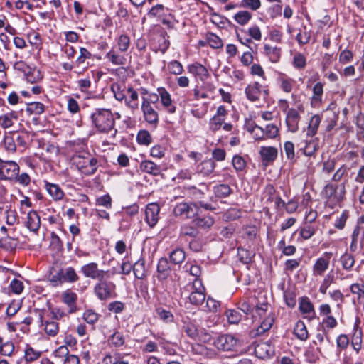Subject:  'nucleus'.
<instances>
[{
    "mask_svg": "<svg viewBox=\"0 0 364 364\" xmlns=\"http://www.w3.org/2000/svg\"><path fill=\"white\" fill-rule=\"evenodd\" d=\"M58 323L55 321H46L45 331L46 333L51 336H55L58 333Z\"/></svg>",
    "mask_w": 364,
    "mask_h": 364,
    "instance_id": "0e129e2a",
    "label": "nucleus"
},
{
    "mask_svg": "<svg viewBox=\"0 0 364 364\" xmlns=\"http://www.w3.org/2000/svg\"><path fill=\"white\" fill-rule=\"evenodd\" d=\"M215 168V163L213 159H207L203 161L198 166V171L204 176H209L212 173Z\"/></svg>",
    "mask_w": 364,
    "mask_h": 364,
    "instance_id": "7c9ffc66",
    "label": "nucleus"
},
{
    "mask_svg": "<svg viewBox=\"0 0 364 364\" xmlns=\"http://www.w3.org/2000/svg\"><path fill=\"white\" fill-rule=\"evenodd\" d=\"M304 146H301L299 151H302V153L307 156H313L316 151L318 150V142L311 139L309 141H304Z\"/></svg>",
    "mask_w": 364,
    "mask_h": 364,
    "instance_id": "2f4dec72",
    "label": "nucleus"
},
{
    "mask_svg": "<svg viewBox=\"0 0 364 364\" xmlns=\"http://www.w3.org/2000/svg\"><path fill=\"white\" fill-rule=\"evenodd\" d=\"M140 170L152 176H158L161 171V166L150 160H144L139 164Z\"/></svg>",
    "mask_w": 364,
    "mask_h": 364,
    "instance_id": "b1692460",
    "label": "nucleus"
},
{
    "mask_svg": "<svg viewBox=\"0 0 364 364\" xmlns=\"http://www.w3.org/2000/svg\"><path fill=\"white\" fill-rule=\"evenodd\" d=\"M180 237H190L195 238L198 235L196 226L189 224H184L180 228Z\"/></svg>",
    "mask_w": 364,
    "mask_h": 364,
    "instance_id": "4c0bfd02",
    "label": "nucleus"
},
{
    "mask_svg": "<svg viewBox=\"0 0 364 364\" xmlns=\"http://www.w3.org/2000/svg\"><path fill=\"white\" fill-rule=\"evenodd\" d=\"M188 193L196 200L193 203L195 208H202L205 210L215 211L218 206L214 205L208 199L205 198V195L210 192L209 186L205 183H201L198 187L188 186L186 188Z\"/></svg>",
    "mask_w": 364,
    "mask_h": 364,
    "instance_id": "f03ea898",
    "label": "nucleus"
},
{
    "mask_svg": "<svg viewBox=\"0 0 364 364\" xmlns=\"http://www.w3.org/2000/svg\"><path fill=\"white\" fill-rule=\"evenodd\" d=\"M225 315L228 322L231 324H237L241 320V314L239 311L234 309L226 311Z\"/></svg>",
    "mask_w": 364,
    "mask_h": 364,
    "instance_id": "bf43d9fd",
    "label": "nucleus"
},
{
    "mask_svg": "<svg viewBox=\"0 0 364 364\" xmlns=\"http://www.w3.org/2000/svg\"><path fill=\"white\" fill-rule=\"evenodd\" d=\"M170 73L173 75H180L183 71V65L178 60H172L167 65Z\"/></svg>",
    "mask_w": 364,
    "mask_h": 364,
    "instance_id": "052dcab7",
    "label": "nucleus"
},
{
    "mask_svg": "<svg viewBox=\"0 0 364 364\" xmlns=\"http://www.w3.org/2000/svg\"><path fill=\"white\" fill-rule=\"evenodd\" d=\"M63 301L69 307L68 314H72L76 311V301L77 296L75 292L71 291H66L63 293Z\"/></svg>",
    "mask_w": 364,
    "mask_h": 364,
    "instance_id": "a878e982",
    "label": "nucleus"
},
{
    "mask_svg": "<svg viewBox=\"0 0 364 364\" xmlns=\"http://www.w3.org/2000/svg\"><path fill=\"white\" fill-rule=\"evenodd\" d=\"M159 211L160 207L156 203H149L146 205L145 210L146 221L151 228L154 227L157 223Z\"/></svg>",
    "mask_w": 364,
    "mask_h": 364,
    "instance_id": "f8f14e48",
    "label": "nucleus"
},
{
    "mask_svg": "<svg viewBox=\"0 0 364 364\" xmlns=\"http://www.w3.org/2000/svg\"><path fill=\"white\" fill-rule=\"evenodd\" d=\"M263 53L272 63H276L280 60L282 49L276 46H272L269 44H264Z\"/></svg>",
    "mask_w": 364,
    "mask_h": 364,
    "instance_id": "5701e85b",
    "label": "nucleus"
},
{
    "mask_svg": "<svg viewBox=\"0 0 364 364\" xmlns=\"http://www.w3.org/2000/svg\"><path fill=\"white\" fill-rule=\"evenodd\" d=\"M193 223L195 226L208 229L213 226L214 224V219L210 215H205L203 218H196L193 220Z\"/></svg>",
    "mask_w": 364,
    "mask_h": 364,
    "instance_id": "e433bc0d",
    "label": "nucleus"
},
{
    "mask_svg": "<svg viewBox=\"0 0 364 364\" xmlns=\"http://www.w3.org/2000/svg\"><path fill=\"white\" fill-rule=\"evenodd\" d=\"M329 266L328 259L319 257L317 259L313 266V275L322 276L328 269Z\"/></svg>",
    "mask_w": 364,
    "mask_h": 364,
    "instance_id": "bb28decb",
    "label": "nucleus"
},
{
    "mask_svg": "<svg viewBox=\"0 0 364 364\" xmlns=\"http://www.w3.org/2000/svg\"><path fill=\"white\" fill-rule=\"evenodd\" d=\"M321 122V117L318 114L314 115L309 123L307 129H306V136H314L318 132V129Z\"/></svg>",
    "mask_w": 364,
    "mask_h": 364,
    "instance_id": "c756f323",
    "label": "nucleus"
},
{
    "mask_svg": "<svg viewBox=\"0 0 364 364\" xmlns=\"http://www.w3.org/2000/svg\"><path fill=\"white\" fill-rule=\"evenodd\" d=\"M279 81L280 83V87L284 92L287 93L291 92L295 84V80L294 79L288 77L285 75H282L279 77Z\"/></svg>",
    "mask_w": 364,
    "mask_h": 364,
    "instance_id": "a18cd8bd",
    "label": "nucleus"
},
{
    "mask_svg": "<svg viewBox=\"0 0 364 364\" xmlns=\"http://www.w3.org/2000/svg\"><path fill=\"white\" fill-rule=\"evenodd\" d=\"M197 284L200 285V287L196 288L189 295L190 302L196 306L200 305L205 299L204 287L202 286L200 281L196 279L193 283V287H196Z\"/></svg>",
    "mask_w": 364,
    "mask_h": 364,
    "instance_id": "4468645a",
    "label": "nucleus"
},
{
    "mask_svg": "<svg viewBox=\"0 0 364 364\" xmlns=\"http://www.w3.org/2000/svg\"><path fill=\"white\" fill-rule=\"evenodd\" d=\"M255 353L260 359H265L273 355L274 350L270 343H257Z\"/></svg>",
    "mask_w": 364,
    "mask_h": 364,
    "instance_id": "6ab92c4d",
    "label": "nucleus"
},
{
    "mask_svg": "<svg viewBox=\"0 0 364 364\" xmlns=\"http://www.w3.org/2000/svg\"><path fill=\"white\" fill-rule=\"evenodd\" d=\"M259 154L262 164L265 166L272 163L277 157V149L273 146H262Z\"/></svg>",
    "mask_w": 364,
    "mask_h": 364,
    "instance_id": "dca6fc26",
    "label": "nucleus"
},
{
    "mask_svg": "<svg viewBox=\"0 0 364 364\" xmlns=\"http://www.w3.org/2000/svg\"><path fill=\"white\" fill-rule=\"evenodd\" d=\"M232 164L234 167V168L236 170V171H242L245 166H246V162L244 160V159L238 155H235L233 156L232 160Z\"/></svg>",
    "mask_w": 364,
    "mask_h": 364,
    "instance_id": "69168bd1",
    "label": "nucleus"
},
{
    "mask_svg": "<svg viewBox=\"0 0 364 364\" xmlns=\"http://www.w3.org/2000/svg\"><path fill=\"white\" fill-rule=\"evenodd\" d=\"M255 129H258L262 134L261 136H258L257 139H262L263 135H265L268 138H274L277 136L279 132L277 127L272 124H267L265 129H262L261 127L255 125V128L252 129L251 132H253Z\"/></svg>",
    "mask_w": 364,
    "mask_h": 364,
    "instance_id": "cd10ccee",
    "label": "nucleus"
},
{
    "mask_svg": "<svg viewBox=\"0 0 364 364\" xmlns=\"http://www.w3.org/2000/svg\"><path fill=\"white\" fill-rule=\"evenodd\" d=\"M80 272L85 277L95 280L105 277L108 273V271L99 269L98 264L94 262L82 265Z\"/></svg>",
    "mask_w": 364,
    "mask_h": 364,
    "instance_id": "423d86ee",
    "label": "nucleus"
},
{
    "mask_svg": "<svg viewBox=\"0 0 364 364\" xmlns=\"http://www.w3.org/2000/svg\"><path fill=\"white\" fill-rule=\"evenodd\" d=\"M294 333L301 341H305L308 338V331L303 321H298L294 328Z\"/></svg>",
    "mask_w": 364,
    "mask_h": 364,
    "instance_id": "a19ab883",
    "label": "nucleus"
},
{
    "mask_svg": "<svg viewBox=\"0 0 364 364\" xmlns=\"http://www.w3.org/2000/svg\"><path fill=\"white\" fill-rule=\"evenodd\" d=\"M19 173V166L14 161L1 163V181H13Z\"/></svg>",
    "mask_w": 364,
    "mask_h": 364,
    "instance_id": "0eeeda50",
    "label": "nucleus"
},
{
    "mask_svg": "<svg viewBox=\"0 0 364 364\" xmlns=\"http://www.w3.org/2000/svg\"><path fill=\"white\" fill-rule=\"evenodd\" d=\"M170 271V267L168 259L166 257H161L158 262L157 272L159 279H165Z\"/></svg>",
    "mask_w": 364,
    "mask_h": 364,
    "instance_id": "473e14b6",
    "label": "nucleus"
},
{
    "mask_svg": "<svg viewBox=\"0 0 364 364\" xmlns=\"http://www.w3.org/2000/svg\"><path fill=\"white\" fill-rule=\"evenodd\" d=\"M4 146L10 152H15L16 150V139L14 136L8 135L4 139Z\"/></svg>",
    "mask_w": 364,
    "mask_h": 364,
    "instance_id": "e2e57ef3",
    "label": "nucleus"
},
{
    "mask_svg": "<svg viewBox=\"0 0 364 364\" xmlns=\"http://www.w3.org/2000/svg\"><path fill=\"white\" fill-rule=\"evenodd\" d=\"M92 126L100 133H109L114 129L115 120L110 109L98 108L91 114Z\"/></svg>",
    "mask_w": 364,
    "mask_h": 364,
    "instance_id": "f257e3e1",
    "label": "nucleus"
},
{
    "mask_svg": "<svg viewBox=\"0 0 364 364\" xmlns=\"http://www.w3.org/2000/svg\"><path fill=\"white\" fill-rule=\"evenodd\" d=\"M80 279V276L73 267L60 269L55 274H51L49 280L53 286L63 283H75Z\"/></svg>",
    "mask_w": 364,
    "mask_h": 364,
    "instance_id": "39448f33",
    "label": "nucleus"
},
{
    "mask_svg": "<svg viewBox=\"0 0 364 364\" xmlns=\"http://www.w3.org/2000/svg\"><path fill=\"white\" fill-rule=\"evenodd\" d=\"M117 45L122 52H126L130 45L129 37L127 35H121L118 39Z\"/></svg>",
    "mask_w": 364,
    "mask_h": 364,
    "instance_id": "774afa93",
    "label": "nucleus"
},
{
    "mask_svg": "<svg viewBox=\"0 0 364 364\" xmlns=\"http://www.w3.org/2000/svg\"><path fill=\"white\" fill-rule=\"evenodd\" d=\"M187 70L188 73L198 77L202 81L207 79L209 76L207 68L199 63H194L188 65Z\"/></svg>",
    "mask_w": 364,
    "mask_h": 364,
    "instance_id": "aec40b11",
    "label": "nucleus"
},
{
    "mask_svg": "<svg viewBox=\"0 0 364 364\" xmlns=\"http://www.w3.org/2000/svg\"><path fill=\"white\" fill-rule=\"evenodd\" d=\"M273 322L274 318L272 317H267L256 330L250 333L251 336L253 337L262 334L272 327Z\"/></svg>",
    "mask_w": 364,
    "mask_h": 364,
    "instance_id": "79ce46f5",
    "label": "nucleus"
},
{
    "mask_svg": "<svg viewBox=\"0 0 364 364\" xmlns=\"http://www.w3.org/2000/svg\"><path fill=\"white\" fill-rule=\"evenodd\" d=\"M134 274L137 279H144L147 274L145 268V262L144 259H139L132 267Z\"/></svg>",
    "mask_w": 364,
    "mask_h": 364,
    "instance_id": "c9c22d12",
    "label": "nucleus"
},
{
    "mask_svg": "<svg viewBox=\"0 0 364 364\" xmlns=\"http://www.w3.org/2000/svg\"><path fill=\"white\" fill-rule=\"evenodd\" d=\"M105 58L114 65H124L127 62L126 58L124 55L119 54L117 51L114 49L110 50L106 54Z\"/></svg>",
    "mask_w": 364,
    "mask_h": 364,
    "instance_id": "c85d7f7f",
    "label": "nucleus"
},
{
    "mask_svg": "<svg viewBox=\"0 0 364 364\" xmlns=\"http://www.w3.org/2000/svg\"><path fill=\"white\" fill-rule=\"evenodd\" d=\"M245 92L249 100L252 102L259 100L262 94V85L259 82H255L247 86Z\"/></svg>",
    "mask_w": 364,
    "mask_h": 364,
    "instance_id": "412c9836",
    "label": "nucleus"
},
{
    "mask_svg": "<svg viewBox=\"0 0 364 364\" xmlns=\"http://www.w3.org/2000/svg\"><path fill=\"white\" fill-rule=\"evenodd\" d=\"M206 39L209 46L213 48L218 49L222 48L223 46V41L220 38L213 33H208Z\"/></svg>",
    "mask_w": 364,
    "mask_h": 364,
    "instance_id": "8fccbe9b",
    "label": "nucleus"
},
{
    "mask_svg": "<svg viewBox=\"0 0 364 364\" xmlns=\"http://www.w3.org/2000/svg\"><path fill=\"white\" fill-rule=\"evenodd\" d=\"M96 204L100 206H103L107 209L112 208V200L109 194L104 195L97 198Z\"/></svg>",
    "mask_w": 364,
    "mask_h": 364,
    "instance_id": "338daca9",
    "label": "nucleus"
},
{
    "mask_svg": "<svg viewBox=\"0 0 364 364\" xmlns=\"http://www.w3.org/2000/svg\"><path fill=\"white\" fill-rule=\"evenodd\" d=\"M160 21L161 23L166 26L168 29H174L176 28V25L178 23V21L171 13L167 15H164Z\"/></svg>",
    "mask_w": 364,
    "mask_h": 364,
    "instance_id": "603ef678",
    "label": "nucleus"
},
{
    "mask_svg": "<svg viewBox=\"0 0 364 364\" xmlns=\"http://www.w3.org/2000/svg\"><path fill=\"white\" fill-rule=\"evenodd\" d=\"M169 257L173 264H180L184 261L186 254L183 249L176 248L170 253Z\"/></svg>",
    "mask_w": 364,
    "mask_h": 364,
    "instance_id": "c03bdc74",
    "label": "nucleus"
},
{
    "mask_svg": "<svg viewBox=\"0 0 364 364\" xmlns=\"http://www.w3.org/2000/svg\"><path fill=\"white\" fill-rule=\"evenodd\" d=\"M100 315L92 309H87L83 314V319L89 324L95 323Z\"/></svg>",
    "mask_w": 364,
    "mask_h": 364,
    "instance_id": "13d9d810",
    "label": "nucleus"
},
{
    "mask_svg": "<svg viewBox=\"0 0 364 364\" xmlns=\"http://www.w3.org/2000/svg\"><path fill=\"white\" fill-rule=\"evenodd\" d=\"M141 110L146 122L150 124H157L159 122L158 113L151 105L149 100L146 98H143Z\"/></svg>",
    "mask_w": 364,
    "mask_h": 364,
    "instance_id": "6e6552de",
    "label": "nucleus"
},
{
    "mask_svg": "<svg viewBox=\"0 0 364 364\" xmlns=\"http://www.w3.org/2000/svg\"><path fill=\"white\" fill-rule=\"evenodd\" d=\"M323 93V84L317 82L313 87L312 102L316 103H321L322 101V95Z\"/></svg>",
    "mask_w": 364,
    "mask_h": 364,
    "instance_id": "09e8293b",
    "label": "nucleus"
},
{
    "mask_svg": "<svg viewBox=\"0 0 364 364\" xmlns=\"http://www.w3.org/2000/svg\"><path fill=\"white\" fill-rule=\"evenodd\" d=\"M26 227L33 232H37L41 227V218L36 210L28 213L26 221Z\"/></svg>",
    "mask_w": 364,
    "mask_h": 364,
    "instance_id": "a211bd4d",
    "label": "nucleus"
},
{
    "mask_svg": "<svg viewBox=\"0 0 364 364\" xmlns=\"http://www.w3.org/2000/svg\"><path fill=\"white\" fill-rule=\"evenodd\" d=\"M193 203H180L173 208V213L176 216H181L184 218H193L196 215V211Z\"/></svg>",
    "mask_w": 364,
    "mask_h": 364,
    "instance_id": "9b49d317",
    "label": "nucleus"
},
{
    "mask_svg": "<svg viewBox=\"0 0 364 364\" xmlns=\"http://www.w3.org/2000/svg\"><path fill=\"white\" fill-rule=\"evenodd\" d=\"M252 16L248 11H240L234 16L235 21L241 26L246 25L252 18Z\"/></svg>",
    "mask_w": 364,
    "mask_h": 364,
    "instance_id": "49530a36",
    "label": "nucleus"
},
{
    "mask_svg": "<svg viewBox=\"0 0 364 364\" xmlns=\"http://www.w3.org/2000/svg\"><path fill=\"white\" fill-rule=\"evenodd\" d=\"M157 91L162 105L169 113H174L176 107L175 105H172V100L169 92L164 87H159L157 89Z\"/></svg>",
    "mask_w": 364,
    "mask_h": 364,
    "instance_id": "f3484780",
    "label": "nucleus"
},
{
    "mask_svg": "<svg viewBox=\"0 0 364 364\" xmlns=\"http://www.w3.org/2000/svg\"><path fill=\"white\" fill-rule=\"evenodd\" d=\"M214 344L219 351L237 353L235 349L236 343H214Z\"/></svg>",
    "mask_w": 364,
    "mask_h": 364,
    "instance_id": "4d7b16f0",
    "label": "nucleus"
},
{
    "mask_svg": "<svg viewBox=\"0 0 364 364\" xmlns=\"http://www.w3.org/2000/svg\"><path fill=\"white\" fill-rule=\"evenodd\" d=\"M299 309L304 318L309 321L318 318L313 303L308 297H302L299 301Z\"/></svg>",
    "mask_w": 364,
    "mask_h": 364,
    "instance_id": "9d476101",
    "label": "nucleus"
},
{
    "mask_svg": "<svg viewBox=\"0 0 364 364\" xmlns=\"http://www.w3.org/2000/svg\"><path fill=\"white\" fill-rule=\"evenodd\" d=\"M213 191L214 196H210L209 200L214 205H218L216 198H227L231 194L232 189L229 185L222 183L213 186Z\"/></svg>",
    "mask_w": 364,
    "mask_h": 364,
    "instance_id": "ddd939ff",
    "label": "nucleus"
},
{
    "mask_svg": "<svg viewBox=\"0 0 364 364\" xmlns=\"http://www.w3.org/2000/svg\"><path fill=\"white\" fill-rule=\"evenodd\" d=\"M93 292L100 301H107L116 297V284L106 279L105 277L99 279L93 287Z\"/></svg>",
    "mask_w": 364,
    "mask_h": 364,
    "instance_id": "20e7f679",
    "label": "nucleus"
},
{
    "mask_svg": "<svg viewBox=\"0 0 364 364\" xmlns=\"http://www.w3.org/2000/svg\"><path fill=\"white\" fill-rule=\"evenodd\" d=\"M355 124L357 127V139L359 141H364V115L361 112L355 117Z\"/></svg>",
    "mask_w": 364,
    "mask_h": 364,
    "instance_id": "58836bf2",
    "label": "nucleus"
},
{
    "mask_svg": "<svg viewBox=\"0 0 364 364\" xmlns=\"http://www.w3.org/2000/svg\"><path fill=\"white\" fill-rule=\"evenodd\" d=\"M340 262L343 269L350 271L355 264L354 256L348 252L341 255Z\"/></svg>",
    "mask_w": 364,
    "mask_h": 364,
    "instance_id": "ea45409f",
    "label": "nucleus"
},
{
    "mask_svg": "<svg viewBox=\"0 0 364 364\" xmlns=\"http://www.w3.org/2000/svg\"><path fill=\"white\" fill-rule=\"evenodd\" d=\"M306 65L305 56L300 53H296L293 57V65L297 69H304Z\"/></svg>",
    "mask_w": 364,
    "mask_h": 364,
    "instance_id": "680f3d73",
    "label": "nucleus"
},
{
    "mask_svg": "<svg viewBox=\"0 0 364 364\" xmlns=\"http://www.w3.org/2000/svg\"><path fill=\"white\" fill-rule=\"evenodd\" d=\"M165 6L163 4L153 6L147 13L149 18L158 17L160 19L164 16Z\"/></svg>",
    "mask_w": 364,
    "mask_h": 364,
    "instance_id": "3c124183",
    "label": "nucleus"
},
{
    "mask_svg": "<svg viewBox=\"0 0 364 364\" xmlns=\"http://www.w3.org/2000/svg\"><path fill=\"white\" fill-rule=\"evenodd\" d=\"M45 188L54 200H60L65 196L63 191L58 184L45 181Z\"/></svg>",
    "mask_w": 364,
    "mask_h": 364,
    "instance_id": "393cba45",
    "label": "nucleus"
},
{
    "mask_svg": "<svg viewBox=\"0 0 364 364\" xmlns=\"http://www.w3.org/2000/svg\"><path fill=\"white\" fill-rule=\"evenodd\" d=\"M137 142L141 145H149L151 142V136L146 130H140L136 136Z\"/></svg>",
    "mask_w": 364,
    "mask_h": 364,
    "instance_id": "5fc2aeb1",
    "label": "nucleus"
},
{
    "mask_svg": "<svg viewBox=\"0 0 364 364\" xmlns=\"http://www.w3.org/2000/svg\"><path fill=\"white\" fill-rule=\"evenodd\" d=\"M301 117L298 111L294 108H291L287 111L286 116V124L288 130L291 132H296L299 129V123Z\"/></svg>",
    "mask_w": 364,
    "mask_h": 364,
    "instance_id": "2eb2a0df",
    "label": "nucleus"
},
{
    "mask_svg": "<svg viewBox=\"0 0 364 364\" xmlns=\"http://www.w3.org/2000/svg\"><path fill=\"white\" fill-rule=\"evenodd\" d=\"M338 188V186L328 183L325 186L323 190L322 191V195L324 198L328 200H333L335 202H338L341 200L343 198L345 193V188L343 186L341 188L340 193H338L337 190Z\"/></svg>",
    "mask_w": 364,
    "mask_h": 364,
    "instance_id": "1a4fd4ad",
    "label": "nucleus"
},
{
    "mask_svg": "<svg viewBox=\"0 0 364 364\" xmlns=\"http://www.w3.org/2000/svg\"><path fill=\"white\" fill-rule=\"evenodd\" d=\"M45 111V105L39 102H33L27 104L26 112L29 114L39 115Z\"/></svg>",
    "mask_w": 364,
    "mask_h": 364,
    "instance_id": "37998d69",
    "label": "nucleus"
},
{
    "mask_svg": "<svg viewBox=\"0 0 364 364\" xmlns=\"http://www.w3.org/2000/svg\"><path fill=\"white\" fill-rule=\"evenodd\" d=\"M261 5L260 0H242L239 6L252 11H257L261 7Z\"/></svg>",
    "mask_w": 364,
    "mask_h": 364,
    "instance_id": "864d4df0",
    "label": "nucleus"
},
{
    "mask_svg": "<svg viewBox=\"0 0 364 364\" xmlns=\"http://www.w3.org/2000/svg\"><path fill=\"white\" fill-rule=\"evenodd\" d=\"M318 226L305 223L299 230V235L304 240L310 239L316 232Z\"/></svg>",
    "mask_w": 364,
    "mask_h": 364,
    "instance_id": "72a5a7b5",
    "label": "nucleus"
},
{
    "mask_svg": "<svg viewBox=\"0 0 364 364\" xmlns=\"http://www.w3.org/2000/svg\"><path fill=\"white\" fill-rule=\"evenodd\" d=\"M241 33L248 34L251 39L252 38L255 41H260L262 39V32L257 25H253L247 30L242 29Z\"/></svg>",
    "mask_w": 364,
    "mask_h": 364,
    "instance_id": "de8ad7c7",
    "label": "nucleus"
},
{
    "mask_svg": "<svg viewBox=\"0 0 364 364\" xmlns=\"http://www.w3.org/2000/svg\"><path fill=\"white\" fill-rule=\"evenodd\" d=\"M73 162L78 171L87 176L95 174L99 167L98 160L88 153L74 155Z\"/></svg>",
    "mask_w": 364,
    "mask_h": 364,
    "instance_id": "7ed1b4c3",
    "label": "nucleus"
},
{
    "mask_svg": "<svg viewBox=\"0 0 364 364\" xmlns=\"http://www.w3.org/2000/svg\"><path fill=\"white\" fill-rule=\"evenodd\" d=\"M269 304L267 296L264 292L258 293L257 296V303L255 304V311L259 316H264L268 310Z\"/></svg>",
    "mask_w": 364,
    "mask_h": 364,
    "instance_id": "4be33fe9",
    "label": "nucleus"
},
{
    "mask_svg": "<svg viewBox=\"0 0 364 364\" xmlns=\"http://www.w3.org/2000/svg\"><path fill=\"white\" fill-rule=\"evenodd\" d=\"M255 252L253 251L247 250L243 247L237 248V257L239 260L244 264H249L252 262Z\"/></svg>",
    "mask_w": 364,
    "mask_h": 364,
    "instance_id": "f704fd0d",
    "label": "nucleus"
},
{
    "mask_svg": "<svg viewBox=\"0 0 364 364\" xmlns=\"http://www.w3.org/2000/svg\"><path fill=\"white\" fill-rule=\"evenodd\" d=\"M41 352L36 350L33 348L27 345L25 350V359L26 361L32 362L37 360L41 356Z\"/></svg>",
    "mask_w": 364,
    "mask_h": 364,
    "instance_id": "6e6d98bb",
    "label": "nucleus"
}]
</instances>
